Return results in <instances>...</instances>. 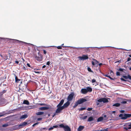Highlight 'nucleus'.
I'll use <instances>...</instances> for the list:
<instances>
[{
  "label": "nucleus",
  "mask_w": 131,
  "mask_h": 131,
  "mask_svg": "<svg viewBox=\"0 0 131 131\" xmlns=\"http://www.w3.org/2000/svg\"><path fill=\"white\" fill-rule=\"evenodd\" d=\"M131 116V114H124L123 115V114H120L119 117H121V119H125Z\"/></svg>",
  "instance_id": "f257e3e1"
},
{
  "label": "nucleus",
  "mask_w": 131,
  "mask_h": 131,
  "mask_svg": "<svg viewBox=\"0 0 131 131\" xmlns=\"http://www.w3.org/2000/svg\"><path fill=\"white\" fill-rule=\"evenodd\" d=\"M38 56L36 55L35 57V59L37 60L39 62L42 61L43 59V57L42 56L41 54L39 52L38 53Z\"/></svg>",
  "instance_id": "f03ea898"
},
{
  "label": "nucleus",
  "mask_w": 131,
  "mask_h": 131,
  "mask_svg": "<svg viewBox=\"0 0 131 131\" xmlns=\"http://www.w3.org/2000/svg\"><path fill=\"white\" fill-rule=\"evenodd\" d=\"M78 58L80 60H84L87 59L89 58V57L88 55H85L83 54L82 57L79 56Z\"/></svg>",
  "instance_id": "7ed1b4c3"
},
{
  "label": "nucleus",
  "mask_w": 131,
  "mask_h": 131,
  "mask_svg": "<svg viewBox=\"0 0 131 131\" xmlns=\"http://www.w3.org/2000/svg\"><path fill=\"white\" fill-rule=\"evenodd\" d=\"M74 95V93L73 92L71 93L68 96L67 98V100L69 101H71L73 100Z\"/></svg>",
  "instance_id": "20e7f679"
},
{
  "label": "nucleus",
  "mask_w": 131,
  "mask_h": 131,
  "mask_svg": "<svg viewBox=\"0 0 131 131\" xmlns=\"http://www.w3.org/2000/svg\"><path fill=\"white\" fill-rule=\"evenodd\" d=\"M97 101L99 102H103L104 103H105L108 102V99L105 98H102L98 100Z\"/></svg>",
  "instance_id": "39448f33"
},
{
  "label": "nucleus",
  "mask_w": 131,
  "mask_h": 131,
  "mask_svg": "<svg viewBox=\"0 0 131 131\" xmlns=\"http://www.w3.org/2000/svg\"><path fill=\"white\" fill-rule=\"evenodd\" d=\"M80 104H82L83 103L87 101V100L86 99L84 98H80L78 100Z\"/></svg>",
  "instance_id": "423d86ee"
},
{
  "label": "nucleus",
  "mask_w": 131,
  "mask_h": 131,
  "mask_svg": "<svg viewBox=\"0 0 131 131\" xmlns=\"http://www.w3.org/2000/svg\"><path fill=\"white\" fill-rule=\"evenodd\" d=\"M46 105L47 106V107H40L39 108V110H43L49 109L50 108V106L47 105Z\"/></svg>",
  "instance_id": "0eeeda50"
},
{
  "label": "nucleus",
  "mask_w": 131,
  "mask_h": 131,
  "mask_svg": "<svg viewBox=\"0 0 131 131\" xmlns=\"http://www.w3.org/2000/svg\"><path fill=\"white\" fill-rule=\"evenodd\" d=\"M16 41V42H17V43L20 44V45H22L24 44H29V43L18 40H17Z\"/></svg>",
  "instance_id": "6e6552de"
},
{
  "label": "nucleus",
  "mask_w": 131,
  "mask_h": 131,
  "mask_svg": "<svg viewBox=\"0 0 131 131\" xmlns=\"http://www.w3.org/2000/svg\"><path fill=\"white\" fill-rule=\"evenodd\" d=\"M27 124V123L26 122H24L20 124L19 125V128L23 127V126H26Z\"/></svg>",
  "instance_id": "1a4fd4ad"
},
{
  "label": "nucleus",
  "mask_w": 131,
  "mask_h": 131,
  "mask_svg": "<svg viewBox=\"0 0 131 131\" xmlns=\"http://www.w3.org/2000/svg\"><path fill=\"white\" fill-rule=\"evenodd\" d=\"M81 92L83 94H86L88 93L86 89H82L81 90Z\"/></svg>",
  "instance_id": "9d476101"
},
{
  "label": "nucleus",
  "mask_w": 131,
  "mask_h": 131,
  "mask_svg": "<svg viewBox=\"0 0 131 131\" xmlns=\"http://www.w3.org/2000/svg\"><path fill=\"white\" fill-rule=\"evenodd\" d=\"M65 131H71V129L70 127L67 125H66L64 128Z\"/></svg>",
  "instance_id": "9b49d317"
},
{
  "label": "nucleus",
  "mask_w": 131,
  "mask_h": 131,
  "mask_svg": "<svg viewBox=\"0 0 131 131\" xmlns=\"http://www.w3.org/2000/svg\"><path fill=\"white\" fill-rule=\"evenodd\" d=\"M28 117V116L27 114H25L21 116L19 118L20 119H25L27 118Z\"/></svg>",
  "instance_id": "f8f14e48"
},
{
  "label": "nucleus",
  "mask_w": 131,
  "mask_h": 131,
  "mask_svg": "<svg viewBox=\"0 0 131 131\" xmlns=\"http://www.w3.org/2000/svg\"><path fill=\"white\" fill-rule=\"evenodd\" d=\"M9 39L8 38H0V41H3L4 42H6L8 41L7 40Z\"/></svg>",
  "instance_id": "ddd939ff"
},
{
  "label": "nucleus",
  "mask_w": 131,
  "mask_h": 131,
  "mask_svg": "<svg viewBox=\"0 0 131 131\" xmlns=\"http://www.w3.org/2000/svg\"><path fill=\"white\" fill-rule=\"evenodd\" d=\"M64 101L63 99H62L59 104L57 106V107L60 106H61L63 104Z\"/></svg>",
  "instance_id": "4468645a"
},
{
  "label": "nucleus",
  "mask_w": 131,
  "mask_h": 131,
  "mask_svg": "<svg viewBox=\"0 0 131 131\" xmlns=\"http://www.w3.org/2000/svg\"><path fill=\"white\" fill-rule=\"evenodd\" d=\"M123 77L125 79H127L128 78L130 80H131V76L129 74L127 76L126 75H123Z\"/></svg>",
  "instance_id": "2eb2a0df"
},
{
  "label": "nucleus",
  "mask_w": 131,
  "mask_h": 131,
  "mask_svg": "<svg viewBox=\"0 0 131 131\" xmlns=\"http://www.w3.org/2000/svg\"><path fill=\"white\" fill-rule=\"evenodd\" d=\"M70 102L69 101H68L66 103H65L63 105L66 108L70 104Z\"/></svg>",
  "instance_id": "dca6fc26"
},
{
  "label": "nucleus",
  "mask_w": 131,
  "mask_h": 131,
  "mask_svg": "<svg viewBox=\"0 0 131 131\" xmlns=\"http://www.w3.org/2000/svg\"><path fill=\"white\" fill-rule=\"evenodd\" d=\"M84 127L83 126H80L77 129L78 131H81L84 128Z\"/></svg>",
  "instance_id": "f3484780"
},
{
  "label": "nucleus",
  "mask_w": 131,
  "mask_h": 131,
  "mask_svg": "<svg viewBox=\"0 0 131 131\" xmlns=\"http://www.w3.org/2000/svg\"><path fill=\"white\" fill-rule=\"evenodd\" d=\"M58 107V108L57 109V110H56V113H59L62 110H61V109L59 107Z\"/></svg>",
  "instance_id": "a211bd4d"
},
{
  "label": "nucleus",
  "mask_w": 131,
  "mask_h": 131,
  "mask_svg": "<svg viewBox=\"0 0 131 131\" xmlns=\"http://www.w3.org/2000/svg\"><path fill=\"white\" fill-rule=\"evenodd\" d=\"M86 89L88 92H91L92 90V89L91 87H87Z\"/></svg>",
  "instance_id": "6ab92c4d"
},
{
  "label": "nucleus",
  "mask_w": 131,
  "mask_h": 131,
  "mask_svg": "<svg viewBox=\"0 0 131 131\" xmlns=\"http://www.w3.org/2000/svg\"><path fill=\"white\" fill-rule=\"evenodd\" d=\"M79 104H79V102H78V101H77L74 103V105L73 106V108H75Z\"/></svg>",
  "instance_id": "aec40b11"
},
{
  "label": "nucleus",
  "mask_w": 131,
  "mask_h": 131,
  "mask_svg": "<svg viewBox=\"0 0 131 131\" xmlns=\"http://www.w3.org/2000/svg\"><path fill=\"white\" fill-rule=\"evenodd\" d=\"M23 104L28 105L29 104V103L28 100H25L24 101Z\"/></svg>",
  "instance_id": "412c9836"
},
{
  "label": "nucleus",
  "mask_w": 131,
  "mask_h": 131,
  "mask_svg": "<svg viewBox=\"0 0 131 131\" xmlns=\"http://www.w3.org/2000/svg\"><path fill=\"white\" fill-rule=\"evenodd\" d=\"M93 60L95 62V64H96V66H95V67H97L98 66L97 64L99 63V62L95 59H93Z\"/></svg>",
  "instance_id": "4be33fe9"
},
{
  "label": "nucleus",
  "mask_w": 131,
  "mask_h": 131,
  "mask_svg": "<svg viewBox=\"0 0 131 131\" xmlns=\"http://www.w3.org/2000/svg\"><path fill=\"white\" fill-rule=\"evenodd\" d=\"M103 119V118L102 117H101L97 119V122H99L101 121H102Z\"/></svg>",
  "instance_id": "5701e85b"
},
{
  "label": "nucleus",
  "mask_w": 131,
  "mask_h": 131,
  "mask_svg": "<svg viewBox=\"0 0 131 131\" xmlns=\"http://www.w3.org/2000/svg\"><path fill=\"white\" fill-rule=\"evenodd\" d=\"M35 108V106H28L27 108L28 109H31Z\"/></svg>",
  "instance_id": "b1692460"
},
{
  "label": "nucleus",
  "mask_w": 131,
  "mask_h": 131,
  "mask_svg": "<svg viewBox=\"0 0 131 131\" xmlns=\"http://www.w3.org/2000/svg\"><path fill=\"white\" fill-rule=\"evenodd\" d=\"M15 82H19V81H20V80L19 79H18V77H17L16 75H15Z\"/></svg>",
  "instance_id": "393cba45"
},
{
  "label": "nucleus",
  "mask_w": 131,
  "mask_h": 131,
  "mask_svg": "<svg viewBox=\"0 0 131 131\" xmlns=\"http://www.w3.org/2000/svg\"><path fill=\"white\" fill-rule=\"evenodd\" d=\"M93 120V118L92 116L90 117L88 119V122H91Z\"/></svg>",
  "instance_id": "a878e982"
},
{
  "label": "nucleus",
  "mask_w": 131,
  "mask_h": 131,
  "mask_svg": "<svg viewBox=\"0 0 131 131\" xmlns=\"http://www.w3.org/2000/svg\"><path fill=\"white\" fill-rule=\"evenodd\" d=\"M44 114V112H38L36 113V114L38 115H41L43 114Z\"/></svg>",
  "instance_id": "bb28decb"
},
{
  "label": "nucleus",
  "mask_w": 131,
  "mask_h": 131,
  "mask_svg": "<svg viewBox=\"0 0 131 131\" xmlns=\"http://www.w3.org/2000/svg\"><path fill=\"white\" fill-rule=\"evenodd\" d=\"M121 105L119 103H116L113 104V106H115L116 107H119Z\"/></svg>",
  "instance_id": "cd10ccee"
},
{
  "label": "nucleus",
  "mask_w": 131,
  "mask_h": 131,
  "mask_svg": "<svg viewBox=\"0 0 131 131\" xmlns=\"http://www.w3.org/2000/svg\"><path fill=\"white\" fill-rule=\"evenodd\" d=\"M8 56L6 54H5L4 56L3 57V58L4 60H6L7 59H8Z\"/></svg>",
  "instance_id": "c85d7f7f"
},
{
  "label": "nucleus",
  "mask_w": 131,
  "mask_h": 131,
  "mask_svg": "<svg viewBox=\"0 0 131 131\" xmlns=\"http://www.w3.org/2000/svg\"><path fill=\"white\" fill-rule=\"evenodd\" d=\"M9 40H10V41L11 42H12V43H16L17 42H16V40H16V39H9Z\"/></svg>",
  "instance_id": "c756f323"
},
{
  "label": "nucleus",
  "mask_w": 131,
  "mask_h": 131,
  "mask_svg": "<svg viewBox=\"0 0 131 131\" xmlns=\"http://www.w3.org/2000/svg\"><path fill=\"white\" fill-rule=\"evenodd\" d=\"M59 126L60 128H64L65 127V126H64L63 124H61L59 125Z\"/></svg>",
  "instance_id": "7c9ffc66"
},
{
  "label": "nucleus",
  "mask_w": 131,
  "mask_h": 131,
  "mask_svg": "<svg viewBox=\"0 0 131 131\" xmlns=\"http://www.w3.org/2000/svg\"><path fill=\"white\" fill-rule=\"evenodd\" d=\"M59 107L61 110H63L64 108H66L64 105H63L62 106H59Z\"/></svg>",
  "instance_id": "2f4dec72"
},
{
  "label": "nucleus",
  "mask_w": 131,
  "mask_h": 131,
  "mask_svg": "<svg viewBox=\"0 0 131 131\" xmlns=\"http://www.w3.org/2000/svg\"><path fill=\"white\" fill-rule=\"evenodd\" d=\"M86 108L85 107H81L80 109H79V110L80 111H82V110H86Z\"/></svg>",
  "instance_id": "473e14b6"
},
{
  "label": "nucleus",
  "mask_w": 131,
  "mask_h": 131,
  "mask_svg": "<svg viewBox=\"0 0 131 131\" xmlns=\"http://www.w3.org/2000/svg\"><path fill=\"white\" fill-rule=\"evenodd\" d=\"M124 70L126 71V70L125 69L121 68H120L118 69V71L123 72Z\"/></svg>",
  "instance_id": "72a5a7b5"
},
{
  "label": "nucleus",
  "mask_w": 131,
  "mask_h": 131,
  "mask_svg": "<svg viewBox=\"0 0 131 131\" xmlns=\"http://www.w3.org/2000/svg\"><path fill=\"white\" fill-rule=\"evenodd\" d=\"M42 83L44 84H45L47 83V81L45 80H42Z\"/></svg>",
  "instance_id": "f704fd0d"
},
{
  "label": "nucleus",
  "mask_w": 131,
  "mask_h": 131,
  "mask_svg": "<svg viewBox=\"0 0 131 131\" xmlns=\"http://www.w3.org/2000/svg\"><path fill=\"white\" fill-rule=\"evenodd\" d=\"M8 125L7 124H5L3 125H2V126L4 127H6L8 126Z\"/></svg>",
  "instance_id": "c9c22d12"
},
{
  "label": "nucleus",
  "mask_w": 131,
  "mask_h": 131,
  "mask_svg": "<svg viewBox=\"0 0 131 131\" xmlns=\"http://www.w3.org/2000/svg\"><path fill=\"white\" fill-rule=\"evenodd\" d=\"M88 70L89 72H93V71L91 70L90 68L89 67H88Z\"/></svg>",
  "instance_id": "e433bc0d"
},
{
  "label": "nucleus",
  "mask_w": 131,
  "mask_h": 131,
  "mask_svg": "<svg viewBox=\"0 0 131 131\" xmlns=\"http://www.w3.org/2000/svg\"><path fill=\"white\" fill-rule=\"evenodd\" d=\"M39 124V123L38 122H37V123H35V124H33L32 125V126L33 127H34L36 125H38Z\"/></svg>",
  "instance_id": "4c0bfd02"
},
{
  "label": "nucleus",
  "mask_w": 131,
  "mask_h": 131,
  "mask_svg": "<svg viewBox=\"0 0 131 131\" xmlns=\"http://www.w3.org/2000/svg\"><path fill=\"white\" fill-rule=\"evenodd\" d=\"M92 108H88L87 109V110L88 111H91L92 110Z\"/></svg>",
  "instance_id": "58836bf2"
},
{
  "label": "nucleus",
  "mask_w": 131,
  "mask_h": 131,
  "mask_svg": "<svg viewBox=\"0 0 131 131\" xmlns=\"http://www.w3.org/2000/svg\"><path fill=\"white\" fill-rule=\"evenodd\" d=\"M116 75L117 76H119L120 75V73L118 72H117L116 73Z\"/></svg>",
  "instance_id": "ea45409f"
},
{
  "label": "nucleus",
  "mask_w": 131,
  "mask_h": 131,
  "mask_svg": "<svg viewBox=\"0 0 131 131\" xmlns=\"http://www.w3.org/2000/svg\"><path fill=\"white\" fill-rule=\"evenodd\" d=\"M94 131H108V130L107 129H104L103 130H101L100 131L95 130Z\"/></svg>",
  "instance_id": "a19ab883"
},
{
  "label": "nucleus",
  "mask_w": 131,
  "mask_h": 131,
  "mask_svg": "<svg viewBox=\"0 0 131 131\" xmlns=\"http://www.w3.org/2000/svg\"><path fill=\"white\" fill-rule=\"evenodd\" d=\"M92 65L94 66H95H95H96V64H95V63L94 61H92Z\"/></svg>",
  "instance_id": "79ce46f5"
},
{
  "label": "nucleus",
  "mask_w": 131,
  "mask_h": 131,
  "mask_svg": "<svg viewBox=\"0 0 131 131\" xmlns=\"http://www.w3.org/2000/svg\"><path fill=\"white\" fill-rule=\"evenodd\" d=\"M87 117V116H85L83 117H82V119H85Z\"/></svg>",
  "instance_id": "37998d69"
},
{
  "label": "nucleus",
  "mask_w": 131,
  "mask_h": 131,
  "mask_svg": "<svg viewBox=\"0 0 131 131\" xmlns=\"http://www.w3.org/2000/svg\"><path fill=\"white\" fill-rule=\"evenodd\" d=\"M121 80L124 81L125 82H126L127 81L126 80L122 78H121Z\"/></svg>",
  "instance_id": "c03bdc74"
},
{
  "label": "nucleus",
  "mask_w": 131,
  "mask_h": 131,
  "mask_svg": "<svg viewBox=\"0 0 131 131\" xmlns=\"http://www.w3.org/2000/svg\"><path fill=\"white\" fill-rule=\"evenodd\" d=\"M7 92V90H4L1 92L3 94Z\"/></svg>",
  "instance_id": "a18cd8bd"
},
{
  "label": "nucleus",
  "mask_w": 131,
  "mask_h": 131,
  "mask_svg": "<svg viewBox=\"0 0 131 131\" xmlns=\"http://www.w3.org/2000/svg\"><path fill=\"white\" fill-rule=\"evenodd\" d=\"M50 63V61H48L47 62L46 64L48 65H49Z\"/></svg>",
  "instance_id": "49530a36"
},
{
  "label": "nucleus",
  "mask_w": 131,
  "mask_h": 131,
  "mask_svg": "<svg viewBox=\"0 0 131 131\" xmlns=\"http://www.w3.org/2000/svg\"><path fill=\"white\" fill-rule=\"evenodd\" d=\"M127 102L125 101H123L121 102V103L123 104H125L127 103Z\"/></svg>",
  "instance_id": "de8ad7c7"
},
{
  "label": "nucleus",
  "mask_w": 131,
  "mask_h": 131,
  "mask_svg": "<svg viewBox=\"0 0 131 131\" xmlns=\"http://www.w3.org/2000/svg\"><path fill=\"white\" fill-rule=\"evenodd\" d=\"M96 82V80L95 79H93L92 80V83H94Z\"/></svg>",
  "instance_id": "09e8293b"
},
{
  "label": "nucleus",
  "mask_w": 131,
  "mask_h": 131,
  "mask_svg": "<svg viewBox=\"0 0 131 131\" xmlns=\"http://www.w3.org/2000/svg\"><path fill=\"white\" fill-rule=\"evenodd\" d=\"M57 48L58 49H61L62 48V47L61 46H58L57 47Z\"/></svg>",
  "instance_id": "8fccbe9b"
},
{
  "label": "nucleus",
  "mask_w": 131,
  "mask_h": 131,
  "mask_svg": "<svg viewBox=\"0 0 131 131\" xmlns=\"http://www.w3.org/2000/svg\"><path fill=\"white\" fill-rule=\"evenodd\" d=\"M39 105H41V106L46 105V104H43V103H39Z\"/></svg>",
  "instance_id": "3c124183"
},
{
  "label": "nucleus",
  "mask_w": 131,
  "mask_h": 131,
  "mask_svg": "<svg viewBox=\"0 0 131 131\" xmlns=\"http://www.w3.org/2000/svg\"><path fill=\"white\" fill-rule=\"evenodd\" d=\"M53 129V127H51L48 129V130H51Z\"/></svg>",
  "instance_id": "603ef678"
},
{
  "label": "nucleus",
  "mask_w": 131,
  "mask_h": 131,
  "mask_svg": "<svg viewBox=\"0 0 131 131\" xmlns=\"http://www.w3.org/2000/svg\"><path fill=\"white\" fill-rule=\"evenodd\" d=\"M43 53L45 54H46L47 53V51H46L45 50H43Z\"/></svg>",
  "instance_id": "864d4df0"
},
{
  "label": "nucleus",
  "mask_w": 131,
  "mask_h": 131,
  "mask_svg": "<svg viewBox=\"0 0 131 131\" xmlns=\"http://www.w3.org/2000/svg\"><path fill=\"white\" fill-rule=\"evenodd\" d=\"M129 127H128V129H131V124L129 125Z\"/></svg>",
  "instance_id": "5fc2aeb1"
},
{
  "label": "nucleus",
  "mask_w": 131,
  "mask_h": 131,
  "mask_svg": "<svg viewBox=\"0 0 131 131\" xmlns=\"http://www.w3.org/2000/svg\"><path fill=\"white\" fill-rule=\"evenodd\" d=\"M121 60H120L118 61H116L115 63L119 62V63H121Z\"/></svg>",
  "instance_id": "6e6d98bb"
},
{
  "label": "nucleus",
  "mask_w": 131,
  "mask_h": 131,
  "mask_svg": "<svg viewBox=\"0 0 131 131\" xmlns=\"http://www.w3.org/2000/svg\"><path fill=\"white\" fill-rule=\"evenodd\" d=\"M42 119V118H37V120L38 121H40Z\"/></svg>",
  "instance_id": "4d7b16f0"
},
{
  "label": "nucleus",
  "mask_w": 131,
  "mask_h": 131,
  "mask_svg": "<svg viewBox=\"0 0 131 131\" xmlns=\"http://www.w3.org/2000/svg\"><path fill=\"white\" fill-rule=\"evenodd\" d=\"M125 111L124 110H121L120 111V112L121 113H124L125 112Z\"/></svg>",
  "instance_id": "13d9d810"
},
{
  "label": "nucleus",
  "mask_w": 131,
  "mask_h": 131,
  "mask_svg": "<svg viewBox=\"0 0 131 131\" xmlns=\"http://www.w3.org/2000/svg\"><path fill=\"white\" fill-rule=\"evenodd\" d=\"M131 59L130 58H128V59H127V62H128V61H130Z\"/></svg>",
  "instance_id": "bf43d9fd"
},
{
  "label": "nucleus",
  "mask_w": 131,
  "mask_h": 131,
  "mask_svg": "<svg viewBox=\"0 0 131 131\" xmlns=\"http://www.w3.org/2000/svg\"><path fill=\"white\" fill-rule=\"evenodd\" d=\"M108 78H109L111 80H114V79L113 78H111L110 76H109Z\"/></svg>",
  "instance_id": "052dcab7"
},
{
  "label": "nucleus",
  "mask_w": 131,
  "mask_h": 131,
  "mask_svg": "<svg viewBox=\"0 0 131 131\" xmlns=\"http://www.w3.org/2000/svg\"><path fill=\"white\" fill-rule=\"evenodd\" d=\"M27 65L29 67H31V66L29 63H27Z\"/></svg>",
  "instance_id": "680f3d73"
},
{
  "label": "nucleus",
  "mask_w": 131,
  "mask_h": 131,
  "mask_svg": "<svg viewBox=\"0 0 131 131\" xmlns=\"http://www.w3.org/2000/svg\"><path fill=\"white\" fill-rule=\"evenodd\" d=\"M103 65V64H102V63H99V66L100 67H101V66Z\"/></svg>",
  "instance_id": "e2e57ef3"
},
{
  "label": "nucleus",
  "mask_w": 131,
  "mask_h": 131,
  "mask_svg": "<svg viewBox=\"0 0 131 131\" xmlns=\"http://www.w3.org/2000/svg\"><path fill=\"white\" fill-rule=\"evenodd\" d=\"M23 69L24 70H26V67L24 66L23 67Z\"/></svg>",
  "instance_id": "0e129e2a"
},
{
  "label": "nucleus",
  "mask_w": 131,
  "mask_h": 131,
  "mask_svg": "<svg viewBox=\"0 0 131 131\" xmlns=\"http://www.w3.org/2000/svg\"><path fill=\"white\" fill-rule=\"evenodd\" d=\"M53 128H57L58 127V126L57 125L54 126H53Z\"/></svg>",
  "instance_id": "69168bd1"
},
{
  "label": "nucleus",
  "mask_w": 131,
  "mask_h": 131,
  "mask_svg": "<svg viewBox=\"0 0 131 131\" xmlns=\"http://www.w3.org/2000/svg\"><path fill=\"white\" fill-rule=\"evenodd\" d=\"M3 94L1 92H0V97L1 96L3 95Z\"/></svg>",
  "instance_id": "338daca9"
},
{
  "label": "nucleus",
  "mask_w": 131,
  "mask_h": 131,
  "mask_svg": "<svg viewBox=\"0 0 131 131\" xmlns=\"http://www.w3.org/2000/svg\"><path fill=\"white\" fill-rule=\"evenodd\" d=\"M15 62L17 64H18V63H19V61H15Z\"/></svg>",
  "instance_id": "774afa93"
}]
</instances>
